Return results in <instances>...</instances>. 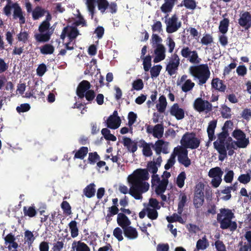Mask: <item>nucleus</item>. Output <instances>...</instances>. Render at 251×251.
<instances>
[{
	"instance_id": "obj_1",
	"label": "nucleus",
	"mask_w": 251,
	"mask_h": 251,
	"mask_svg": "<svg viewBox=\"0 0 251 251\" xmlns=\"http://www.w3.org/2000/svg\"><path fill=\"white\" fill-rule=\"evenodd\" d=\"M234 218V213L228 208L220 209V213L217 215V220L220 224V228L222 229L229 228L232 231L235 230L237 227L236 222L232 221Z\"/></svg>"
},
{
	"instance_id": "obj_2",
	"label": "nucleus",
	"mask_w": 251,
	"mask_h": 251,
	"mask_svg": "<svg viewBox=\"0 0 251 251\" xmlns=\"http://www.w3.org/2000/svg\"><path fill=\"white\" fill-rule=\"evenodd\" d=\"M189 72L194 78L199 80V84H205L210 75V72L207 64L191 66L189 67Z\"/></svg>"
},
{
	"instance_id": "obj_3",
	"label": "nucleus",
	"mask_w": 251,
	"mask_h": 251,
	"mask_svg": "<svg viewBox=\"0 0 251 251\" xmlns=\"http://www.w3.org/2000/svg\"><path fill=\"white\" fill-rule=\"evenodd\" d=\"M129 182L131 186L129 190V194L136 200H140L142 198V194L147 192L150 187L148 182L128 177Z\"/></svg>"
},
{
	"instance_id": "obj_4",
	"label": "nucleus",
	"mask_w": 251,
	"mask_h": 251,
	"mask_svg": "<svg viewBox=\"0 0 251 251\" xmlns=\"http://www.w3.org/2000/svg\"><path fill=\"white\" fill-rule=\"evenodd\" d=\"M13 9V18L19 19V23L21 25L24 24L25 22V19L23 15L22 10L19 4L17 2L7 3L6 5L3 8V13L7 17H10L11 15V11Z\"/></svg>"
},
{
	"instance_id": "obj_5",
	"label": "nucleus",
	"mask_w": 251,
	"mask_h": 251,
	"mask_svg": "<svg viewBox=\"0 0 251 251\" xmlns=\"http://www.w3.org/2000/svg\"><path fill=\"white\" fill-rule=\"evenodd\" d=\"M181 146L183 148L194 150L198 148L201 144V140L196 137L193 132H186L182 137L180 140Z\"/></svg>"
},
{
	"instance_id": "obj_6",
	"label": "nucleus",
	"mask_w": 251,
	"mask_h": 251,
	"mask_svg": "<svg viewBox=\"0 0 251 251\" xmlns=\"http://www.w3.org/2000/svg\"><path fill=\"white\" fill-rule=\"evenodd\" d=\"M233 123L231 121H226L222 127V131L217 135L218 139L213 143L214 148H218L220 151L225 150V144L226 138L229 136L228 128L232 126Z\"/></svg>"
},
{
	"instance_id": "obj_7",
	"label": "nucleus",
	"mask_w": 251,
	"mask_h": 251,
	"mask_svg": "<svg viewBox=\"0 0 251 251\" xmlns=\"http://www.w3.org/2000/svg\"><path fill=\"white\" fill-rule=\"evenodd\" d=\"M168 15L165 16V23L166 25V31L168 33L176 32L181 26V22L178 20L176 14L173 15L171 17L167 18Z\"/></svg>"
},
{
	"instance_id": "obj_8",
	"label": "nucleus",
	"mask_w": 251,
	"mask_h": 251,
	"mask_svg": "<svg viewBox=\"0 0 251 251\" xmlns=\"http://www.w3.org/2000/svg\"><path fill=\"white\" fill-rule=\"evenodd\" d=\"M174 152L176 157L177 155L178 161L185 167H188L191 165V160L188 157V151L182 146H178L175 148Z\"/></svg>"
},
{
	"instance_id": "obj_9",
	"label": "nucleus",
	"mask_w": 251,
	"mask_h": 251,
	"mask_svg": "<svg viewBox=\"0 0 251 251\" xmlns=\"http://www.w3.org/2000/svg\"><path fill=\"white\" fill-rule=\"evenodd\" d=\"M204 185L202 184L196 185L194 191L193 204L195 208H201L204 202Z\"/></svg>"
},
{
	"instance_id": "obj_10",
	"label": "nucleus",
	"mask_w": 251,
	"mask_h": 251,
	"mask_svg": "<svg viewBox=\"0 0 251 251\" xmlns=\"http://www.w3.org/2000/svg\"><path fill=\"white\" fill-rule=\"evenodd\" d=\"M181 55L187 58L190 62L193 64H199L201 61L197 50H191L188 47H183L180 51Z\"/></svg>"
},
{
	"instance_id": "obj_11",
	"label": "nucleus",
	"mask_w": 251,
	"mask_h": 251,
	"mask_svg": "<svg viewBox=\"0 0 251 251\" xmlns=\"http://www.w3.org/2000/svg\"><path fill=\"white\" fill-rule=\"evenodd\" d=\"M179 64L180 59L178 55L176 53H174L166 65V71L170 75H173L176 73Z\"/></svg>"
},
{
	"instance_id": "obj_12",
	"label": "nucleus",
	"mask_w": 251,
	"mask_h": 251,
	"mask_svg": "<svg viewBox=\"0 0 251 251\" xmlns=\"http://www.w3.org/2000/svg\"><path fill=\"white\" fill-rule=\"evenodd\" d=\"M232 136L236 140L237 144L242 148H246L250 144L249 137H246L245 132L240 129L236 128L232 133Z\"/></svg>"
},
{
	"instance_id": "obj_13",
	"label": "nucleus",
	"mask_w": 251,
	"mask_h": 251,
	"mask_svg": "<svg viewBox=\"0 0 251 251\" xmlns=\"http://www.w3.org/2000/svg\"><path fill=\"white\" fill-rule=\"evenodd\" d=\"M193 106L194 109L199 112H209L212 110V104L208 100H203L201 98H197L194 101Z\"/></svg>"
},
{
	"instance_id": "obj_14",
	"label": "nucleus",
	"mask_w": 251,
	"mask_h": 251,
	"mask_svg": "<svg viewBox=\"0 0 251 251\" xmlns=\"http://www.w3.org/2000/svg\"><path fill=\"white\" fill-rule=\"evenodd\" d=\"M79 34L77 29L75 27H65L60 35L61 39L64 40L66 36L69 38L70 42L74 40Z\"/></svg>"
},
{
	"instance_id": "obj_15",
	"label": "nucleus",
	"mask_w": 251,
	"mask_h": 251,
	"mask_svg": "<svg viewBox=\"0 0 251 251\" xmlns=\"http://www.w3.org/2000/svg\"><path fill=\"white\" fill-rule=\"evenodd\" d=\"M238 23L245 29L248 30L251 27V14L248 11L241 13Z\"/></svg>"
},
{
	"instance_id": "obj_16",
	"label": "nucleus",
	"mask_w": 251,
	"mask_h": 251,
	"mask_svg": "<svg viewBox=\"0 0 251 251\" xmlns=\"http://www.w3.org/2000/svg\"><path fill=\"white\" fill-rule=\"evenodd\" d=\"M156 209L151 208L149 206L144 208L139 213V217L140 219H143L147 214L148 218L151 220H154L157 219L158 217V212Z\"/></svg>"
},
{
	"instance_id": "obj_17",
	"label": "nucleus",
	"mask_w": 251,
	"mask_h": 251,
	"mask_svg": "<svg viewBox=\"0 0 251 251\" xmlns=\"http://www.w3.org/2000/svg\"><path fill=\"white\" fill-rule=\"evenodd\" d=\"M170 114L174 116L177 120H182L185 116V111L180 108L178 103H174L170 109Z\"/></svg>"
},
{
	"instance_id": "obj_18",
	"label": "nucleus",
	"mask_w": 251,
	"mask_h": 251,
	"mask_svg": "<svg viewBox=\"0 0 251 251\" xmlns=\"http://www.w3.org/2000/svg\"><path fill=\"white\" fill-rule=\"evenodd\" d=\"M165 51L166 49L163 45L161 44H157L154 50L155 56L153 59V62L154 63H158L163 60L166 57Z\"/></svg>"
},
{
	"instance_id": "obj_19",
	"label": "nucleus",
	"mask_w": 251,
	"mask_h": 251,
	"mask_svg": "<svg viewBox=\"0 0 251 251\" xmlns=\"http://www.w3.org/2000/svg\"><path fill=\"white\" fill-rule=\"evenodd\" d=\"M165 142L162 139H158L154 144L151 143L152 148L155 151L157 155H160L161 152L164 154L168 153V148L164 146Z\"/></svg>"
},
{
	"instance_id": "obj_20",
	"label": "nucleus",
	"mask_w": 251,
	"mask_h": 251,
	"mask_svg": "<svg viewBox=\"0 0 251 251\" xmlns=\"http://www.w3.org/2000/svg\"><path fill=\"white\" fill-rule=\"evenodd\" d=\"M129 176L130 177V176ZM131 177L145 181L149 179L150 176L148 170L138 169L134 172Z\"/></svg>"
},
{
	"instance_id": "obj_21",
	"label": "nucleus",
	"mask_w": 251,
	"mask_h": 251,
	"mask_svg": "<svg viewBox=\"0 0 251 251\" xmlns=\"http://www.w3.org/2000/svg\"><path fill=\"white\" fill-rule=\"evenodd\" d=\"M91 85L90 82L86 80L81 81L78 84L76 93L77 96L79 97L88 90H90Z\"/></svg>"
},
{
	"instance_id": "obj_22",
	"label": "nucleus",
	"mask_w": 251,
	"mask_h": 251,
	"mask_svg": "<svg viewBox=\"0 0 251 251\" xmlns=\"http://www.w3.org/2000/svg\"><path fill=\"white\" fill-rule=\"evenodd\" d=\"M123 143L128 151L132 153H134L137 150V142L132 141L129 137H125L123 138Z\"/></svg>"
},
{
	"instance_id": "obj_23",
	"label": "nucleus",
	"mask_w": 251,
	"mask_h": 251,
	"mask_svg": "<svg viewBox=\"0 0 251 251\" xmlns=\"http://www.w3.org/2000/svg\"><path fill=\"white\" fill-rule=\"evenodd\" d=\"M118 225L121 226L122 229L130 226L131 223L128 218L123 213L118 214L117 218Z\"/></svg>"
},
{
	"instance_id": "obj_24",
	"label": "nucleus",
	"mask_w": 251,
	"mask_h": 251,
	"mask_svg": "<svg viewBox=\"0 0 251 251\" xmlns=\"http://www.w3.org/2000/svg\"><path fill=\"white\" fill-rule=\"evenodd\" d=\"M211 87L216 90L221 92H224L226 88V85L223 80L219 78H214L211 81Z\"/></svg>"
},
{
	"instance_id": "obj_25",
	"label": "nucleus",
	"mask_w": 251,
	"mask_h": 251,
	"mask_svg": "<svg viewBox=\"0 0 251 251\" xmlns=\"http://www.w3.org/2000/svg\"><path fill=\"white\" fill-rule=\"evenodd\" d=\"M139 146L140 148H142L143 154L145 156L150 157L152 155V152L151 150V143H148L145 142V140L141 139L139 141Z\"/></svg>"
},
{
	"instance_id": "obj_26",
	"label": "nucleus",
	"mask_w": 251,
	"mask_h": 251,
	"mask_svg": "<svg viewBox=\"0 0 251 251\" xmlns=\"http://www.w3.org/2000/svg\"><path fill=\"white\" fill-rule=\"evenodd\" d=\"M123 229L124 235L128 239H134L137 238L138 234L135 228L129 226Z\"/></svg>"
},
{
	"instance_id": "obj_27",
	"label": "nucleus",
	"mask_w": 251,
	"mask_h": 251,
	"mask_svg": "<svg viewBox=\"0 0 251 251\" xmlns=\"http://www.w3.org/2000/svg\"><path fill=\"white\" fill-rule=\"evenodd\" d=\"M217 120H214L211 121L208 124L207 132L209 141H212L215 139L214 133L217 126Z\"/></svg>"
},
{
	"instance_id": "obj_28",
	"label": "nucleus",
	"mask_w": 251,
	"mask_h": 251,
	"mask_svg": "<svg viewBox=\"0 0 251 251\" xmlns=\"http://www.w3.org/2000/svg\"><path fill=\"white\" fill-rule=\"evenodd\" d=\"M121 123L120 118H113L109 116L106 121V126L108 128L116 129L120 126Z\"/></svg>"
},
{
	"instance_id": "obj_29",
	"label": "nucleus",
	"mask_w": 251,
	"mask_h": 251,
	"mask_svg": "<svg viewBox=\"0 0 251 251\" xmlns=\"http://www.w3.org/2000/svg\"><path fill=\"white\" fill-rule=\"evenodd\" d=\"M47 12V10L40 6H37L32 11V16L34 20H38L43 17Z\"/></svg>"
},
{
	"instance_id": "obj_30",
	"label": "nucleus",
	"mask_w": 251,
	"mask_h": 251,
	"mask_svg": "<svg viewBox=\"0 0 251 251\" xmlns=\"http://www.w3.org/2000/svg\"><path fill=\"white\" fill-rule=\"evenodd\" d=\"M168 184V180L167 179H162L161 181L156 186L155 192L157 195L163 193L166 190Z\"/></svg>"
},
{
	"instance_id": "obj_31",
	"label": "nucleus",
	"mask_w": 251,
	"mask_h": 251,
	"mask_svg": "<svg viewBox=\"0 0 251 251\" xmlns=\"http://www.w3.org/2000/svg\"><path fill=\"white\" fill-rule=\"evenodd\" d=\"M164 126L163 124H157L153 127L152 135L154 137L160 139L163 137L164 133Z\"/></svg>"
},
{
	"instance_id": "obj_32",
	"label": "nucleus",
	"mask_w": 251,
	"mask_h": 251,
	"mask_svg": "<svg viewBox=\"0 0 251 251\" xmlns=\"http://www.w3.org/2000/svg\"><path fill=\"white\" fill-rule=\"evenodd\" d=\"M175 0H165V3L161 6L162 12L167 13L170 12L175 5Z\"/></svg>"
},
{
	"instance_id": "obj_33",
	"label": "nucleus",
	"mask_w": 251,
	"mask_h": 251,
	"mask_svg": "<svg viewBox=\"0 0 251 251\" xmlns=\"http://www.w3.org/2000/svg\"><path fill=\"white\" fill-rule=\"evenodd\" d=\"M84 195L88 198L94 196L96 193L95 185L92 183L88 185L83 190Z\"/></svg>"
},
{
	"instance_id": "obj_34",
	"label": "nucleus",
	"mask_w": 251,
	"mask_h": 251,
	"mask_svg": "<svg viewBox=\"0 0 251 251\" xmlns=\"http://www.w3.org/2000/svg\"><path fill=\"white\" fill-rule=\"evenodd\" d=\"M72 245L73 248L75 247L76 251H90V248L88 245L80 241L74 242Z\"/></svg>"
},
{
	"instance_id": "obj_35",
	"label": "nucleus",
	"mask_w": 251,
	"mask_h": 251,
	"mask_svg": "<svg viewBox=\"0 0 251 251\" xmlns=\"http://www.w3.org/2000/svg\"><path fill=\"white\" fill-rule=\"evenodd\" d=\"M158 100L159 103L156 104V108L158 112L163 113L167 105L166 98L164 95H162L159 97Z\"/></svg>"
},
{
	"instance_id": "obj_36",
	"label": "nucleus",
	"mask_w": 251,
	"mask_h": 251,
	"mask_svg": "<svg viewBox=\"0 0 251 251\" xmlns=\"http://www.w3.org/2000/svg\"><path fill=\"white\" fill-rule=\"evenodd\" d=\"M96 97V94L94 90H90L86 91V93L83 94L82 96H80L78 98L82 99L85 98L86 100L88 101L87 104L92 103Z\"/></svg>"
},
{
	"instance_id": "obj_37",
	"label": "nucleus",
	"mask_w": 251,
	"mask_h": 251,
	"mask_svg": "<svg viewBox=\"0 0 251 251\" xmlns=\"http://www.w3.org/2000/svg\"><path fill=\"white\" fill-rule=\"evenodd\" d=\"M229 25V20L228 18H224L220 22L219 26V31L222 34H226L228 31Z\"/></svg>"
},
{
	"instance_id": "obj_38",
	"label": "nucleus",
	"mask_w": 251,
	"mask_h": 251,
	"mask_svg": "<svg viewBox=\"0 0 251 251\" xmlns=\"http://www.w3.org/2000/svg\"><path fill=\"white\" fill-rule=\"evenodd\" d=\"M207 210L204 212L206 216H209L210 215H215L217 213V207L216 204L213 202H208L206 205Z\"/></svg>"
},
{
	"instance_id": "obj_39",
	"label": "nucleus",
	"mask_w": 251,
	"mask_h": 251,
	"mask_svg": "<svg viewBox=\"0 0 251 251\" xmlns=\"http://www.w3.org/2000/svg\"><path fill=\"white\" fill-rule=\"evenodd\" d=\"M51 33L47 32L46 33H38L35 35V38L38 42H47L49 41L50 38Z\"/></svg>"
},
{
	"instance_id": "obj_40",
	"label": "nucleus",
	"mask_w": 251,
	"mask_h": 251,
	"mask_svg": "<svg viewBox=\"0 0 251 251\" xmlns=\"http://www.w3.org/2000/svg\"><path fill=\"white\" fill-rule=\"evenodd\" d=\"M119 209L117 205H112L108 208V213L105 217L107 222L110 221L112 219L111 217L114 215L119 214Z\"/></svg>"
},
{
	"instance_id": "obj_41",
	"label": "nucleus",
	"mask_w": 251,
	"mask_h": 251,
	"mask_svg": "<svg viewBox=\"0 0 251 251\" xmlns=\"http://www.w3.org/2000/svg\"><path fill=\"white\" fill-rule=\"evenodd\" d=\"M88 152V148L86 147H81L76 151L74 159H83Z\"/></svg>"
},
{
	"instance_id": "obj_42",
	"label": "nucleus",
	"mask_w": 251,
	"mask_h": 251,
	"mask_svg": "<svg viewBox=\"0 0 251 251\" xmlns=\"http://www.w3.org/2000/svg\"><path fill=\"white\" fill-rule=\"evenodd\" d=\"M223 172L219 167H216L211 169L208 173V176L210 177H222Z\"/></svg>"
},
{
	"instance_id": "obj_43",
	"label": "nucleus",
	"mask_w": 251,
	"mask_h": 251,
	"mask_svg": "<svg viewBox=\"0 0 251 251\" xmlns=\"http://www.w3.org/2000/svg\"><path fill=\"white\" fill-rule=\"evenodd\" d=\"M180 200L178 203V213L181 214L183 211V208L187 201V197L185 193H181L180 195Z\"/></svg>"
},
{
	"instance_id": "obj_44",
	"label": "nucleus",
	"mask_w": 251,
	"mask_h": 251,
	"mask_svg": "<svg viewBox=\"0 0 251 251\" xmlns=\"http://www.w3.org/2000/svg\"><path fill=\"white\" fill-rule=\"evenodd\" d=\"M71 236L73 238L77 237L78 235V229L77 226V223L75 221H72L69 224Z\"/></svg>"
},
{
	"instance_id": "obj_45",
	"label": "nucleus",
	"mask_w": 251,
	"mask_h": 251,
	"mask_svg": "<svg viewBox=\"0 0 251 251\" xmlns=\"http://www.w3.org/2000/svg\"><path fill=\"white\" fill-rule=\"evenodd\" d=\"M209 246V243L205 236L202 239H200L198 240L196 244V248L198 250H205Z\"/></svg>"
},
{
	"instance_id": "obj_46",
	"label": "nucleus",
	"mask_w": 251,
	"mask_h": 251,
	"mask_svg": "<svg viewBox=\"0 0 251 251\" xmlns=\"http://www.w3.org/2000/svg\"><path fill=\"white\" fill-rule=\"evenodd\" d=\"M54 50V47L49 44H45L40 48V52L43 54H51Z\"/></svg>"
},
{
	"instance_id": "obj_47",
	"label": "nucleus",
	"mask_w": 251,
	"mask_h": 251,
	"mask_svg": "<svg viewBox=\"0 0 251 251\" xmlns=\"http://www.w3.org/2000/svg\"><path fill=\"white\" fill-rule=\"evenodd\" d=\"M180 6H184L190 10H194L196 8L197 4L195 0H183L180 3Z\"/></svg>"
},
{
	"instance_id": "obj_48",
	"label": "nucleus",
	"mask_w": 251,
	"mask_h": 251,
	"mask_svg": "<svg viewBox=\"0 0 251 251\" xmlns=\"http://www.w3.org/2000/svg\"><path fill=\"white\" fill-rule=\"evenodd\" d=\"M23 211L25 216H27L30 218L35 216L37 213L34 206H29L28 207L24 206L23 207Z\"/></svg>"
},
{
	"instance_id": "obj_49",
	"label": "nucleus",
	"mask_w": 251,
	"mask_h": 251,
	"mask_svg": "<svg viewBox=\"0 0 251 251\" xmlns=\"http://www.w3.org/2000/svg\"><path fill=\"white\" fill-rule=\"evenodd\" d=\"M195 86V83L190 79H187L181 86L182 91L184 92H187L192 90Z\"/></svg>"
},
{
	"instance_id": "obj_50",
	"label": "nucleus",
	"mask_w": 251,
	"mask_h": 251,
	"mask_svg": "<svg viewBox=\"0 0 251 251\" xmlns=\"http://www.w3.org/2000/svg\"><path fill=\"white\" fill-rule=\"evenodd\" d=\"M98 7L100 12L103 14L105 10L108 8L109 3L106 0H97Z\"/></svg>"
},
{
	"instance_id": "obj_51",
	"label": "nucleus",
	"mask_w": 251,
	"mask_h": 251,
	"mask_svg": "<svg viewBox=\"0 0 251 251\" xmlns=\"http://www.w3.org/2000/svg\"><path fill=\"white\" fill-rule=\"evenodd\" d=\"M166 219L169 223H172L176 222H178L181 224L184 223V221L182 217L176 213H174L171 216H167Z\"/></svg>"
},
{
	"instance_id": "obj_52",
	"label": "nucleus",
	"mask_w": 251,
	"mask_h": 251,
	"mask_svg": "<svg viewBox=\"0 0 251 251\" xmlns=\"http://www.w3.org/2000/svg\"><path fill=\"white\" fill-rule=\"evenodd\" d=\"M25 241L27 243L28 245L30 246L33 244L35 237L31 231L27 230L25 232Z\"/></svg>"
},
{
	"instance_id": "obj_53",
	"label": "nucleus",
	"mask_w": 251,
	"mask_h": 251,
	"mask_svg": "<svg viewBox=\"0 0 251 251\" xmlns=\"http://www.w3.org/2000/svg\"><path fill=\"white\" fill-rule=\"evenodd\" d=\"M186 177L185 172H182L178 175L176 178V183L179 188H181L183 187Z\"/></svg>"
},
{
	"instance_id": "obj_54",
	"label": "nucleus",
	"mask_w": 251,
	"mask_h": 251,
	"mask_svg": "<svg viewBox=\"0 0 251 251\" xmlns=\"http://www.w3.org/2000/svg\"><path fill=\"white\" fill-rule=\"evenodd\" d=\"M143 67L145 72H148L151 69V56L150 55H147L145 57L143 58Z\"/></svg>"
},
{
	"instance_id": "obj_55",
	"label": "nucleus",
	"mask_w": 251,
	"mask_h": 251,
	"mask_svg": "<svg viewBox=\"0 0 251 251\" xmlns=\"http://www.w3.org/2000/svg\"><path fill=\"white\" fill-rule=\"evenodd\" d=\"M86 4L87 5L88 9L90 12L91 16V19H93L95 14V9L96 0H86Z\"/></svg>"
},
{
	"instance_id": "obj_56",
	"label": "nucleus",
	"mask_w": 251,
	"mask_h": 251,
	"mask_svg": "<svg viewBox=\"0 0 251 251\" xmlns=\"http://www.w3.org/2000/svg\"><path fill=\"white\" fill-rule=\"evenodd\" d=\"M221 114L223 118L229 119L231 118V109L226 105H223L222 106V111Z\"/></svg>"
},
{
	"instance_id": "obj_57",
	"label": "nucleus",
	"mask_w": 251,
	"mask_h": 251,
	"mask_svg": "<svg viewBox=\"0 0 251 251\" xmlns=\"http://www.w3.org/2000/svg\"><path fill=\"white\" fill-rule=\"evenodd\" d=\"M144 86L143 80L140 78L137 79L132 83V90L139 91L143 88Z\"/></svg>"
},
{
	"instance_id": "obj_58",
	"label": "nucleus",
	"mask_w": 251,
	"mask_h": 251,
	"mask_svg": "<svg viewBox=\"0 0 251 251\" xmlns=\"http://www.w3.org/2000/svg\"><path fill=\"white\" fill-rule=\"evenodd\" d=\"M162 68V66L160 65H155L151 68L150 73L151 77L152 78L157 77L159 75Z\"/></svg>"
},
{
	"instance_id": "obj_59",
	"label": "nucleus",
	"mask_w": 251,
	"mask_h": 251,
	"mask_svg": "<svg viewBox=\"0 0 251 251\" xmlns=\"http://www.w3.org/2000/svg\"><path fill=\"white\" fill-rule=\"evenodd\" d=\"M213 42V38L210 34H205L201 40V43L203 45H208Z\"/></svg>"
},
{
	"instance_id": "obj_60",
	"label": "nucleus",
	"mask_w": 251,
	"mask_h": 251,
	"mask_svg": "<svg viewBox=\"0 0 251 251\" xmlns=\"http://www.w3.org/2000/svg\"><path fill=\"white\" fill-rule=\"evenodd\" d=\"M158 167L154 161H150L147 164L148 172H150L152 174H155L158 171Z\"/></svg>"
},
{
	"instance_id": "obj_61",
	"label": "nucleus",
	"mask_w": 251,
	"mask_h": 251,
	"mask_svg": "<svg viewBox=\"0 0 251 251\" xmlns=\"http://www.w3.org/2000/svg\"><path fill=\"white\" fill-rule=\"evenodd\" d=\"M176 163V156L174 152L171 154L169 159L167 160V163L164 166L166 170H169L172 168Z\"/></svg>"
},
{
	"instance_id": "obj_62",
	"label": "nucleus",
	"mask_w": 251,
	"mask_h": 251,
	"mask_svg": "<svg viewBox=\"0 0 251 251\" xmlns=\"http://www.w3.org/2000/svg\"><path fill=\"white\" fill-rule=\"evenodd\" d=\"M100 159V156L97 152H90L88 160L90 164H94L97 161Z\"/></svg>"
},
{
	"instance_id": "obj_63",
	"label": "nucleus",
	"mask_w": 251,
	"mask_h": 251,
	"mask_svg": "<svg viewBox=\"0 0 251 251\" xmlns=\"http://www.w3.org/2000/svg\"><path fill=\"white\" fill-rule=\"evenodd\" d=\"M151 208L160 209L161 208L159 201L154 198H150L147 206Z\"/></svg>"
},
{
	"instance_id": "obj_64",
	"label": "nucleus",
	"mask_w": 251,
	"mask_h": 251,
	"mask_svg": "<svg viewBox=\"0 0 251 251\" xmlns=\"http://www.w3.org/2000/svg\"><path fill=\"white\" fill-rule=\"evenodd\" d=\"M251 179V176L249 174H242L238 178L239 182L243 184H247L250 182Z\"/></svg>"
}]
</instances>
